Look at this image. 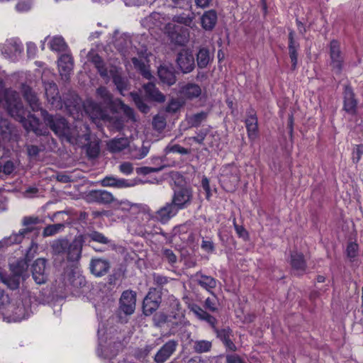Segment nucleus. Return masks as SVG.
Wrapping results in <instances>:
<instances>
[{
	"label": "nucleus",
	"instance_id": "obj_1",
	"mask_svg": "<svg viewBox=\"0 0 363 363\" xmlns=\"http://www.w3.org/2000/svg\"><path fill=\"white\" fill-rule=\"evenodd\" d=\"M6 102L9 113L17 117L22 122L24 128L28 131H32L37 135H47L49 131L47 128L42 127L40 120L33 114H28L27 118L24 117V110L16 92L6 93Z\"/></svg>",
	"mask_w": 363,
	"mask_h": 363
},
{
	"label": "nucleus",
	"instance_id": "obj_2",
	"mask_svg": "<svg viewBox=\"0 0 363 363\" xmlns=\"http://www.w3.org/2000/svg\"><path fill=\"white\" fill-rule=\"evenodd\" d=\"M86 235L79 234L70 241L66 238L53 240L50 245L52 255L65 256L68 262H78L82 257V252Z\"/></svg>",
	"mask_w": 363,
	"mask_h": 363
},
{
	"label": "nucleus",
	"instance_id": "obj_3",
	"mask_svg": "<svg viewBox=\"0 0 363 363\" xmlns=\"http://www.w3.org/2000/svg\"><path fill=\"white\" fill-rule=\"evenodd\" d=\"M41 116L46 126L56 135L62 138L64 134L69 135L67 130L69 123L63 116L59 114H50L46 110H41Z\"/></svg>",
	"mask_w": 363,
	"mask_h": 363
},
{
	"label": "nucleus",
	"instance_id": "obj_4",
	"mask_svg": "<svg viewBox=\"0 0 363 363\" xmlns=\"http://www.w3.org/2000/svg\"><path fill=\"white\" fill-rule=\"evenodd\" d=\"M42 223L43 220L38 216H24L21 220V224L24 228L19 230L17 233H12L10 235V240H11V241L16 244L21 243L28 234L38 230L35 225L41 224Z\"/></svg>",
	"mask_w": 363,
	"mask_h": 363
},
{
	"label": "nucleus",
	"instance_id": "obj_5",
	"mask_svg": "<svg viewBox=\"0 0 363 363\" xmlns=\"http://www.w3.org/2000/svg\"><path fill=\"white\" fill-rule=\"evenodd\" d=\"M175 62L178 70L184 74L192 72L196 67L194 55L189 48H182L177 52Z\"/></svg>",
	"mask_w": 363,
	"mask_h": 363
},
{
	"label": "nucleus",
	"instance_id": "obj_6",
	"mask_svg": "<svg viewBox=\"0 0 363 363\" xmlns=\"http://www.w3.org/2000/svg\"><path fill=\"white\" fill-rule=\"evenodd\" d=\"M330 66L331 70L336 74H340L345 58L340 49V43L337 40H333L329 45Z\"/></svg>",
	"mask_w": 363,
	"mask_h": 363
},
{
	"label": "nucleus",
	"instance_id": "obj_7",
	"mask_svg": "<svg viewBox=\"0 0 363 363\" xmlns=\"http://www.w3.org/2000/svg\"><path fill=\"white\" fill-rule=\"evenodd\" d=\"M193 198L192 189L182 186L174 191L171 201L179 211L188 208L191 204Z\"/></svg>",
	"mask_w": 363,
	"mask_h": 363
},
{
	"label": "nucleus",
	"instance_id": "obj_8",
	"mask_svg": "<svg viewBox=\"0 0 363 363\" xmlns=\"http://www.w3.org/2000/svg\"><path fill=\"white\" fill-rule=\"evenodd\" d=\"M85 200L89 203L108 206L116 201V197L105 189H92L86 194Z\"/></svg>",
	"mask_w": 363,
	"mask_h": 363
},
{
	"label": "nucleus",
	"instance_id": "obj_9",
	"mask_svg": "<svg viewBox=\"0 0 363 363\" xmlns=\"http://www.w3.org/2000/svg\"><path fill=\"white\" fill-rule=\"evenodd\" d=\"M178 212L179 210L171 201L167 202L156 211L152 218L162 224H167L172 218L177 216Z\"/></svg>",
	"mask_w": 363,
	"mask_h": 363
},
{
	"label": "nucleus",
	"instance_id": "obj_10",
	"mask_svg": "<svg viewBox=\"0 0 363 363\" xmlns=\"http://www.w3.org/2000/svg\"><path fill=\"white\" fill-rule=\"evenodd\" d=\"M32 277L37 284H45L48 277L47 268V259L45 258L37 259L31 267Z\"/></svg>",
	"mask_w": 363,
	"mask_h": 363
},
{
	"label": "nucleus",
	"instance_id": "obj_11",
	"mask_svg": "<svg viewBox=\"0 0 363 363\" xmlns=\"http://www.w3.org/2000/svg\"><path fill=\"white\" fill-rule=\"evenodd\" d=\"M136 306V293L131 290L124 291L119 300V311L126 315H132Z\"/></svg>",
	"mask_w": 363,
	"mask_h": 363
},
{
	"label": "nucleus",
	"instance_id": "obj_12",
	"mask_svg": "<svg viewBox=\"0 0 363 363\" xmlns=\"http://www.w3.org/2000/svg\"><path fill=\"white\" fill-rule=\"evenodd\" d=\"M161 296L156 289L151 288L143 302V311L145 315H150L160 306Z\"/></svg>",
	"mask_w": 363,
	"mask_h": 363
},
{
	"label": "nucleus",
	"instance_id": "obj_13",
	"mask_svg": "<svg viewBox=\"0 0 363 363\" xmlns=\"http://www.w3.org/2000/svg\"><path fill=\"white\" fill-rule=\"evenodd\" d=\"M202 93L201 87L194 82L179 83L178 94L184 99L192 101L198 99Z\"/></svg>",
	"mask_w": 363,
	"mask_h": 363
},
{
	"label": "nucleus",
	"instance_id": "obj_14",
	"mask_svg": "<svg viewBox=\"0 0 363 363\" xmlns=\"http://www.w3.org/2000/svg\"><path fill=\"white\" fill-rule=\"evenodd\" d=\"M179 345L178 340H169L165 342L157 352L154 357L156 363H164L176 352Z\"/></svg>",
	"mask_w": 363,
	"mask_h": 363
},
{
	"label": "nucleus",
	"instance_id": "obj_15",
	"mask_svg": "<svg viewBox=\"0 0 363 363\" xmlns=\"http://www.w3.org/2000/svg\"><path fill=\"white\" fill-rule=\"evenodd\" d=\"M45 96L48 102L51 106L56 108L60 109L62 108V101L59 94L57 86L54 82L45 83Z\"/></svg>",
	"mask_w": 363,
	"mask_h": 363
},
{
	"label": "nucleus",
	"instance_id": "obj_16",
	"mask_svg": "<svg viewBox=\"0 0 363 363\" xmlns=\"http://www.w3.org/2000/svg\"><path fill=\"white\" fill-rule=\"evenodd\" d=\"M58 69L62 79L67 81L74 67L73 57L69 54H63L58 59Z\"/></svg>",
	"mask_w": 363,
	"mask_h": 363
},
{
	"label": "nucleus",
	"instance_id": "obj_17",
	"mask_svg": "<svg viewBox=\"0 0 363 363\" xmlns=\"http://www.w3.org/2000/svg\"><path fill=\"white\" fill-rule=\"evenodd\" d=\"M245 123L248 138L250 140H254L257 138L258 133V120L254 109L250 108L247 111V117Z\"/></svg>",
	"mask_w": 363,
	"mask_h": 363
},
{
	"label": "nucleus",
	"instance_id": "obj_18",
	"mask_svg": "<svg viewBox=\"0 0 363 363\" xmlns=\"http://www.w3.org/2000/svg\"><path fill=\"white\" fill-rule=\"evenodd\" d=\"M109 72L117 90L124 96V91L129 89L128 80L122 76L121 70L116 67H111Z\"/></svg>",
	"mask_w": 363,
	"mask_h": 363
},
{
	"label": "nucleus",
	"instance_id": "obj_19",
	"mask_svg": "<svg viewBox=\"0 0 363 363\" xmlns=\"http://www.w3.org/2000/svg\"><path fill=\"white\" fill-rule=\"evenodd\" d=\"M89 268L94 275L100 277L108 272L111 268V264L110 262L106 259L92 258L90 262Z\"/></svg>",
	"mask_w": 363,
	"mask_h": 363
},
{
	"label": "nucleus",
	"instance_id": "obj_20",
	"mask_svg": "<svg viewBox=\"0 0 363 363\" xmlns=\"http://www.w3.org/2000/svg\"><path fill=\"white\" fill-rule=\"evenodd\" d=\"M290 264L294 273L298 276L303 275L307 268L303 255L296 251H293L291 253Z\"/></svg>",
	"mask_w": 363,
	"mask_h": 363
},
{
	"label": "nucleus",
	"instance_id": "obj_21",
	"mask_svg": "<svg viewBox=\"0 0 363 363\" xmlns=\"http://www.w3.org/2000/svg\"><path fill=\"white\" fill-rule=\"evenodd\" d=\"M344 106L343 109L349 114L354 115L357 111V101L354 94L350 86H345L343 92Z\"/></svg>",
	"mask_w": 363,
	"mask_h": 363
},
{
	"label": "nucleus",
	"instance_id": "obj_22",
	"mask_svg": "<svg viewBox=\"0 0 363 363\" xmlns=\"http://www.w3.org/2000/svg\"><path fill=\"white\" fill-rule=\"evenodd\" d=\"M295 32L293 30H289V54L291 61V69L294 70L296 68L298 62V53L297 50L299 49L300 45L295 39Z\"/></svg>",
	"mask_w": 363,
	"mask_h": 363
},
{
	"label": "nucleus",
	"instance_id": "obj_23",
	"mask_svg": "<svg viewBox=\"0 0 363 363\" xmlns=\"http://www.w3.org/2000/svg\"><path fill=\"white\" fill-rule=\"evenodd\" d=\"M83 128L86 130L84 134L81 135L78 130V126L75 125L74 127H71L69 124L67 125V130L69 135L64 134L62 136V139H65L69 143H75L79 139L84 138L85 140H89V130L88 125L86 124H82Z\"/></svg>",
	"mask_w": 363,
	"mask_h": 363
},
{
	"label": "nucleus",
	"instance_id": "obj_24",
	"mask_svg": "<svg viewBox=\"0 0 363 363\" xmlns=\"http://www.w3.org/2000/svg\"><path fill=\"white\" fill-rule=\"evenodd\" d=\"M157 74L160 81L168 86H172L177 82L175 70L171 66H160Z\"/></svg>",
	"mask_w": 363,
	"mask_h": 363
},
{
	"label": "nucleus",
	"instance_id": "obj_25",
	"mask_svg": "<svg viewBox=\"0 0 363 363\" xmlns=\"http://www.w3.org/2000/svg\"><path fill=\"white\" fill-rule=\"evenodd\" d=\"M143 88L145 91V97L149 100L158 103L165 101V96L156 87L154 83L148 82L145 84Z\"/></svg>",
	"mask_w": 363,
	"mask_h": 363
},
{
	"label": "nucleus",
	"instance_id": "obj_26",
	"mask_svg": "<svg viewBox=\"0 0 363 363\" xmlns=\"http://www.w3.org/2000/svg\"><path fill=\"white\" fill-rule=\"evenodd\" d=\"M98 183L104 187H113L123 189L133 186V184L125 179H120L113 176H106Z\"/></svg>",
	"mask_w": 363,
	"mask_h": 363
},
{
	"label": "nucleus",
	"instance_id": "obj_27",
	"mask_svg": "<svg viewBox=\"0 0 363 363\" xmlns=\"http://www.w3.org/2000/svg\"><path fill=\"white\" fill-rule=\"evenodd\" d=\"M190 311L195 315V316L201 320L206 321L211 327H214L216 324L217 320L213 315L208 314L203 308L196 304H192L190 307Z\"/></svg>",
	"mask_w": 363,
	"mask_h": 363
},
{
	"label": "nucleus",
	"instance_id": "obj_28",
	"mask_svg": "<svg viewBox=\"0 0 363 363\" xmlns=\"http://www.w3.org/2000/svg\"><path fill=\"white\" fill-rule=\"evenodd\" d=\"M208 116V112L200 111L186 116V121L189 128H198L203 123L206 121Z\"/></svg>",
	"mask_w": 363,
	"mask_h": 363
},
{
	"label": "nucleus",
	"instance_id": "obj_29",
	"mask_svg": "<svg viewBox=\"0 0 363 363\" xmlns=\"http://www.w3.org/2000/svg\"><path fill=\"white\" fill-rule=\"evenodd\" d=\"M217 13L214 10H209L202 15L201 18V26L206 30H211L217 22Z\"/></svg>",
	"mask_w": 363,
	"mask_h": 363
},
{
	"label": "nucleus",
	"instance_id": "obj_30",
	"mask_svg": "<svg viewBox=\"0 0 363 363\" xmlns=\"http://www.w3.org/2000/svg\"><path fill=\"white\" fill-rule=\"evenodd\" d=\"M23 97L33 111L43 110L37 95L29 86L23 87Z\"/></svg>",
	"mask_w": 363,
	"mask_h": 363
},
{
	"label": "nucleus",
	"instance_id": "obj_31",
	"mask_svg": "<svg viewBox=\"0 0 363 363\" xmlns=\"http://www.w3.org/2000/svg\"><path fill=\"white\" fill-rule=\"evenodd\" d=\"M108 149L111 152H119L129 146L127 138H113L107 143Z\"/></svg>",
	"mask_w": 363,
	"mask_h": 363
},
{
	"label": "nucleus",
	"instance_id": "obj_32",
	"mask_svg": "<svg viewBox=\"0 0 363 363\" xmlns=\"http://www.w3.org/2000/svg\"><path fill=\"white\" fill-rule=\"evenodd\" d=\"M212 60L213 57L208 48H201L199 50L196 54V62L199 68H206Z\"/></svg>",
	"mask_w": 363,
	"mask_h": 363
},
{
	"label": "nucleus",
	"instance_id": "obj_33",
	"mask_svg": "<svg viewBox=\"0 0 363 363\" xmlns=\"http://www.w3.org/2000/svg\"><path fill=\"white\" fill-rule=\"evenodd\" d=\"M1 279L2 282L5 284L9 289L14 290L19 287L22 277L11 272L9 275L1 276Z\"/></svg>",
	"mask_w": 363,
	"mask_h": 363
},
{
	"label": "nucleus",
	"instance_id": "obj_34",
	"mask_svg": "<svg viewBox=\"0 0 363 363\" xmlns=\"http://www.w3.org/2000/svg\"><path fill=\"white\" fill-rule=\"evenodd\" d=\"M196 276L199 277L198 284L208 291L216 286V280L212 277L203 275L199 272L196 273Z\"/></svg>",
	"mask_w": 363,
	"mask_h": 363
},
{
	"label": "nucleus",
	"instance_id": "obj_35",
	"mask_svg": "<svg viewBox=\"0 0 363 363\" xmlns=\"http://www.w3.org/2000/svg\"><path fill=\"white\" fill-rule=\"evenodd\" d=\"M28 267V264L25 259H18L16 262L10 265L11 272L22 278L23 274L26 272Z\"/></svg>",
	"mask_w": 363,
	"mask_h": 363
},
{
	"label": "nucleus",
	"instance_id": "obj_36",
	"mask_svg": "<svg viewBox=\"0 0 363 363\" xmlns=\"http://www.w3.org/2000/svg\"><path fill=\"white\" fill-rule=\"evenodd\" d=\"M130 96L135 106L143 113L150 111V107L145 103V99L137 92H130Z\"/></svg>",
	"mask_w": 363,
	"mask_h": 363
},
{
	"label": "nucleus",
	"instance_id": "obj_37",
	"mask_svg": "<svg viewBox=\"0 0 363 363\" xmlns=\"http://www.w3.org/2000/svg\"><path fill=\"white\" fill-rule=\"evenodd\" d=\"M229 172L230 173V177H228V173L222 175L223 182L228 186V183L230 184L229 188L235 187L239 184L240 177L237 173V169L235 168L231 167L229 169Z\"/></svg>",
	"mask_w": 363,
	"mask_h": 363
},
{
	"label": "nucleus",
	"instance_id": "obj_38",
	"mask_svg": "<svg viewBox=\"0 0 363 363\" xmlns=\"http://www.w3.org/2000/svg\"><path fill=\"white\" fill-rule=\"evenodd\" d=\"M50 48L56 52H65L67 50V45L66 44L62 37H54L50 41Z\"/></svg>",
	"mask_w": 363,
	"mask_h": 363
},
{
	"label": "nucleus",
	"instance_id": "obj_39",
	"mask_svg": "<svg viewBox=\"0 0 363 363\" xmlns=\"http://www.w3.org/2000/svg\"><path fill=\"white\" fill-rule=\"evenodd\" d=\"M212 347V342L208 340H195L193 341V350L196 353L208 352Z\"/></svg>",
	"mask_w": 363,
	"mask_h": 363
},
{
	"label": "nucleus",
	"instance_id": "obj_40",
	"mask_svg": "<svg viewBox=\"0 0 363 363\" xmlns=\"http://www.w3.org/2000/svg\"><path fill=\"white\" fill-rule=\"evenodd\" d=\"M194 18V15L193 13H182L174 15L172 18V21L177 23L184 24L186 26H191Z\"/></svg>",
	"mask_w": 363,
	"mask_h": 363
},
{
	"label": "nucleus",
	"instance_id": "obj_41",
	"mask_svg": "<svg viewBox=\"0 0 363 363\" xmlns=\"http://www.w3.org/2000/svg\"><path fill=\"white\" fill-rule=\"evenodd\" d=\"M65 228V223H56L52 225H48L44 228L43 231V236L44 238L53 236L60 232L64 230Z\"/></svg>",
	"mask_w": 363,
	"mask_h": 363
},
{
	"label": "nucleus",
	"instance_id": "obj_42",
	"mask_svg": "<svg viewBox=\"0 0 363 363\" xmlns=\"http://www.w3.org/2000/svg\"><path fill=\"white\" fill-rule=\"evenodd\" d=\"M152 124L154 130L161 133L167 125L166 116L163 114H157L153 117Z\"/></svg>",
	"mask_w": 363,
	"mask_h": 363
},
{
	"label": "nucleus",
	"instance_id": "obj_43",
	"mask_svg": "<svg viewBox=\"0 0 363 363\" xmlns=\"http://www.w3.org/2000/svg\"><path fill=\"white\" fill-rule=\"evenodd\" d=\"M115 206L121 211H129L131 209H140V205L137 203H133L128 200H118L116 198V201L113 203Z\"/></svg>",
	"mask_w": 363,
	"mask_h": 363
},
{
	"label": "nucleus",
	"instance_id": "obj_44",
	"mask_svg": "<svg viewBox=\"0 0 363 363\" xmlns=\"http://www.w3.org/2000/svg\"><path fill=\"white\" fill-rule=\"evenodd\" d=\"M96 95L97 96L100 97L106 104L110 105L112 104V94L106 87L102 86H99L96 89Z\"/></svg>",
	"mask_w": 363,
	"mask_h": 363
},
{
	"label": "nucleus",
	"instance_id": "obj_45",
	"mask_svg": "<svg viewBox=\"0 0 363 363\" xmlns=\"http://www.w3.org/2000/svg\"><path fill=\"white\" fill-rule=\"evenodd\" d=\"M86 235V238H89L91 240L97 242L101 244H108L109 242V240L106 238L104 234L98 232V231H91V233L84 234Z\"/></svg>",
	"mask_w": 363,
	"mask_h": 363
},
{
	"label": "nucleus",
	"instance_id": "obj_46",
	"mask_svg": "<svg viewBox=\"0 0 363 363\" xmlns=\"http://www.w3.org/2000/svg\"><path fill=\"white\" fill-rule=\"evenodd\" d=\"M212 328L216 333V337L219 338L222 342L229 339L232 336V330L229 327L218 329L216 327V325H214V327H212Z\"/></svg>",
	"mask_w": 363,
	"mask_h": 363
},
{
	"label": "nucleus",
	"instance_id": "obj_47",
	"mask_svg": "<svg viewBox=\"0 0 363 363\" xmlns=\"http://www.w3.org/2000/svg\"><path fill=\"white\" fill-rule=\"evenodd\" d=\"M28 316V311L22 304L18 305L13 311L14 321H21V320L26 318Z\"/></svg>",
	"mask_w": 363,
	"mask_h": 363
},
{
	"label": "nucleus",
	"instance_id": "obj_48",
	"mask_svg": "<svg viewBox=\"0 0 363 363\" xmlns=\"http://www.w3.org/2000/svg\"><path fill=\"white\" fill-rule=\"evenodd\" d=\"M152 320L155 326L161 328L168 322L169 317L164 313L159 312L154 315Z\"/></svg>",
	"mask_w": 363,
	"mask_h": 363
},
{
	"label": "nucleus",
	"instance_id": "obj_49",
	"mask_svg": "<svg viewBox=\"0 0 363 363\" xmlns=\"http://www.w3.org/2000/svg\"><path fill=\"white\" fill-rule=\"evenodd\" d=\"M100 152V147L98 143L91 142L86 146V154L90 158H96Z\"/></svg>",
	"mask_w": 363,
	"mask_h": 363
},
{
	"label": "nucleus",
	"instance_id": "obj_50",
	"mask_svg": "<svg viewBox=\"0 0 363 363\" xmlns=\"http://www.w3.org/2000/svg\"><path fill=\"white\" fill-rule=\"evenodd\" d=\"M88 60L91 62L94 67L96 68L104 62L102 57L94 50H91L87 54Z\"/></svg>",
	"mask_w": 363,
	"mask_h": 363
},
{
	"label": "nucleus",
	"instance_id": "obj_51",
	"mask_svg": "<svg viewBox=\"0 0 363 363\" xmlns=\"http://www.w3.org/2000/svg\"><path fill=\"white\" fill-rule=\"evenodd\" d=\"M22 50V45L16 40H11L6 44L5 52H9L10 53L16 54L21 52Z\"/></svg>",
	"mask_w": 363,
	"mask_h": 363
},
{
	"label": "nucleus",
	"instance_id": "obj_52",
	"mask_svg": "<svg viewBox=\"0 0 363 363\" xmlns=\"http://www.w3.org/2000/svg\"><path fill=\"white\" fill-rule=\"evenodd\" d=\"M165 152L167 153L177 152L181 155H188L190 153L189 150L184 148L178 144L167 145L165 148Z\"/></svg>",
	"mask_w": 363,
	"mask_h": 363
},
{
	"label": "nucleus",
	"instance_id": "obj_53",
	"mask_svg": "<svg viewBox=\"0 0 363 363\" xmlns=\"http://www.w3.org/2000/svg\"><path fill=\"white\" fill-rule=\"evenodd\" d=\"M155 347L154 345H147L143 348H138L135 352V356L137 358L146 357Z\"/></svg>",
	"mask_w": 363,
	"mask_h": 363
},
{
	"label": "nucleus",
	"instance_id": "obj_54",
	"mask_svg": "<svg viewBox=\"0 0 363 363\" xmlns=\"http://www.w3.org/2000/svg\"><path fill=\"white\" fill-rule=\"evenodd\" d=\"M163 168H164L163 165H160V166L154 167H142L137 168L136 172L139 174L147 175V174H150L151 173L158 172L162 170Z\"/></svg>",
	"mask_w": 363,
	"mask_h": 363
},
{
	"label": "nucleus",
	"instance_id": "obj_55",
	"mask_svg": "<svg viewBox=\"0 0 363 363\" xmlns=\"http://www.w3.org/2000/svg\"><path fill=\"white\" fill-rule=\"evenodd\" d=\"M352 160L353 163L357 164L361 160L363 155V145H357L352 150Z\"/></svg>",
	"mask_w": 363,
	"mask_h": 363
},
{
	"label": "nucleus",
	"instance_id": "obj_56",
	"mask_svg": "<svg viewBox=\"0 0 363 363\" xmlns=\"http://www.w3.org/2000/svg\"><path fill=\"white\" fill-rule=\"evenodd\" d=\"M233 225L238 235L244 240L249 239V233L242 225H239L236 223V219H233Z\"/></svg>",
	"mask_w": 363,
	"mask_h": 363
},
{
	"label": "nucleus",
	"instance_id": "obj_57",
	"mask_svg": "<svg viewBox=\"0 0 363 363\" xmlns=\"http://www.w3.org/2000/svg\"><path fill=\"white\" fill-rule=\"evenodd\" d=\"M96 69L101 77L103 78L106 82L110 80L111 75L109 69H108L105 62Z\"/></svg>",
	"mask_w": 363,
	"mask_h": 363
},
{
	"label": "nucleus",
	"instance_id": "obj_58",
	"mask_svg": "<svg viewBox=\"0 0 363 363\" xmlns=\"http://www.w3.org/2000/svg\"><path fill=\"white\" fill-rule=\"evenodd\" d=\"M181 106L182 105L177 99H172L168 102L166 106V111L168 113H176L180 109Z\"/></svg>",
	"mask_w": 363,
	"mask_h": 363
},
{
	"label": "nucleus",
	"instance_id": "obj_59",
	"mask_svg": "<svg viewBox=\"0 0 363 363\" xmlns=\"http://www.w3.org/2000/svg\"><path fill=\"white\" fill-rule=\"evenodd\" d=\"M153 281L155 285L157 286H163L164 285L167 284L169 281L168 277L158 274H153Z\"/></svg>",
	"mask_w": 363,
	"mask_h": 363
},
{
	"label": "nucleus",
	"instance_id": "obj_60",
	"mask_svg": "<svg viewBox=\"0 0 363 363\" xmlns=\"http://www.w3.org/2000/svg\"><path fill=\"white\" fill-rule=\"evenodd\" d=\"M164 257L169 262V263L173 264L177 262V258L175 254L172 250L164 249L162 250Z\"/></svg>",
	"mask_w": 363,
	"mask_h": 363
},
{
	"label": "nucleus",
	"instance_id": "obj_61",
	"mask_svg": "<svg viewBox=\"0 0 363 363\" xmlns=\"http://www.w3.org/2000/svg\"><path fill=\"white\" fill-rule=\"evenodd\" d=\"M121 108L123 111L124 114L129 118L133 121H135L134 110L129 107L128 106L123 104L122 101H120Z\"/></svg>",
	"mask_w": 363,
	"mask_h": 363
},
{
	"label": "nucleus",
	"instance_id": "obj_62",
	"mask_svg": "<svg viewBox=\"0 0 363 363\" xmlns=\"http://www.w3.org/2000/svg\"><path fill=\"white\" fill-rule=\"evenodd\" d=\"M208 134L207 130H200L199 133H197V136L191 137L190 139L194 141L196 143H199L200 145L203 143V141L205 140V138L206 137Z\"/></svg>",
	"mask_w": 363,
	"mask_h": 363
},
{
	"label": "nucleus",
	"instance_id": "obj_63",
	"mask_svg": "<svg viewBox=\"0 0 363 363\" xmlns=\"http://www.w3.org/2000/svg\"><path fill=\"white\" fill-rule=\"evenodd\" d=\"M201 186L206 194V199L209 200L211 196V188L208 179L203 176L201 180Z\"/></svg>",
	"mask_w": 363,
	"mask_h": 363
},
{
	"label": "nucleus",
	"instance_id": "obj_64",
	"mask_svg": "<svg viewBox=\"0 0 363 363\" xmlns=\"http://www.w3.org/2000/svg\"><path fill=\"white\" fill-rule=\"evenodd\" d=\"M119 170L125 174H130L133 171V164L130 162H125L120 164L119 166Z\"/></svg>",
	"mask_w": 363,
	"mask_h": 363
}]
</instances>
